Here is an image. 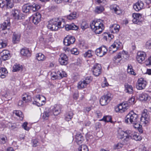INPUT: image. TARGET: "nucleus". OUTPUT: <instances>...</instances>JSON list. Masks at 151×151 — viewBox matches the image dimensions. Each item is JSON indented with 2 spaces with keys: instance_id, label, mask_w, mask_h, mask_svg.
Segmentation results:
<instances>
[{
  "instance_id": "obj_1",
  "label": "nucleus",
  "mask_w": 151,
  "mask_h": 151,
  "mask_svg": "<svg viewBox=\"0 0 151 151\" xmlns=\"http://www.w3.org/2000/svg\"><path fill=\"white\" fill-rule=\"evenodd\" d=\"M64 20L62 18L52 19L48 22L47 27L51 30L56 31L65 25Z\"/></svg>"
},
{
  "instance_id": "obj_2",
  "label": "nucleus",
  "mask_w": 151,
  "mask_h": 151,
  "mask_svg": "<svg viewBox=\"0 0 151 151\" xmlns=\"http://www.w3.org/2000/svg\"><path fill=\"white\" fill-rule=\"evenodd\" d=\"M90 25L92 30L97 34L101 33L104 29L103 22L100 19L93 21Z\"/></svg>"
},
{
  "instance_id": "obj_3",
  "label": "nucleus",
  "mask_w": 151,
  "mask_h": 151,
  "mask_svg": "<svg viewBox=\"0 0 151 151\" xmlns=\"http://www.w3.org/2000/svg\"><path fill=\"white\" fill-rule=\"evenodd\" d=\"M135 98L132 96L129 99L128 101V103H123L120 104L116 108V112L122 113L125 112L128 108L129 106L131 104H134L135 103Z\"/></svg>"
},
{
  "instance_id": "obj_4",
  "label": "nucleus",
  "mask_w": 151,
  "mask_h": 151,
  "mask_svg": "<svg viewBox=\"0 0 151 151\" xmlns=\"http://www.w3.org/2000/svg\"><path fill=\"white\" fill-rule=\"evenodd\" d=\"M139 119H138L137 115L133 111L129 112L125 118V122L127 123H129V121L131 124H134Z\"/></svg>"
},
{
  "instance_id": "obj_5",
  "label": "nucleus",
  "mask_w": 151,
  "mask_h": 151,
  "mask_svg": "<svg viewBox=\"0 0 151 151\" xmlns=\"http://www.w3.org/2000/svg\"><path fill=\"white\" fill-rule=\"evenodd\" d=\"M147 111L146 109L143 110L140 119V123L144 126L147 124L150 120V116L147 114Z\"/></svg>"
},
{
  "instance_id": "obj_6",
  "label": "nucleus",
  "mask_w": 151,
  "mask_h": 151,
  "mask_svg": "<svg viewBox=\"0 0 151 151\" xmlns=\"http://www.w3.org/2000/svg\"><path fill=\"white\" fill-rule=\"evenodd\" d=\"M46 99L42 96H40V95L36 96L35 99V101L33 102L34 104H35L37 106H40L43 105L45 104Z\"/></svg>"
},
{
  "instance_id": "obj_7",
  "label": "nucleus",
  "mask_w": 151,
  "mask_h": 151,
  "mask_svg": "<svg viewBox=\"0 0 151 151\" xmlns=\"http://www.w3.org/2000/svg\"><path fill=\"white\" fill-rule=\"evenodd\" d=\"M107 51V49L106 47L102 46L96 50L95 53L97 56L101 57L106 53Z\"/></svg>"
},
{
  "instance_id": "obj_8",
  "label": "nucleus",
  "mask_w": 151,
  "mask_h": 151,
  "mask_svg": "<svg viewBox=\"0 0 151 151\" xmlns=\"http://www.w3.org/2000/svg\"><path fill=\"white\" fill-rule=\"evenodd\" d=\"M62 108V106L60 104H55L50 107L51 113L55 115H57L60 112Z\"/></svg>"
},
{
  "instance_id": "obj_9",
  "label": "nucleus",
  "mask_w": 151,
  "mask_h": 151,
  "mask_svg": "<svg viewBox=\"0 0 151 151\" xmlns=\"http://www.w3.org/2000/svg\"><path fill=\"white\" fill-rule=\"evenodd\" d=\"M111 95L107 94L106 95H104L101 97L100 99V104L102 106H104L107 104L111 100Z\"/></svg>"
},
{
  "instance_id": "obj_10",
  "label": "nucleus",
  "mask_w": 151,
  "mask_h": 151,
  "mask_svg": "<svg viewBox=\"0 0 151 151\" xmlns=\"http://www.w3.org/2000/svg\"><path fill=\"white\" fill-rule=\"evenodd\" d=\"M102 68L100 64H96L92 68L93 74L95 76H98L101 73Z\"/></svg>"
},
{
  "instance_id": "obj_11",
  "label": "nucleus",
  "mask_w": 151,
  "mask_h": 151,
  "mask_svg": "<svg viewBox=\"0 0 151 151\" xmlns=\"http://www.w3.org/2000/svg\"><path fill=\"white\" fill-rule=\"evenodd\" d=\"M137 84L136 86L137 89L138 90H141L144 89L146 85V81L144 80L142 78H141L138 81Z\"/></svg>"
},
{
  "instance_id": "obj_12",
  "label": "nucleus",
  "mask_w": 151,
  "mask_h": 151,
  "mask_svg": "<svg viewBox=\"0 0 151 151\" xmlns=\"http://www.w3.org/2000/svg\"><path fill=\"white\" fill-rule=\"evenodd\" d=\"M75 41V39L74 37L68 36L64 38L63 43L65 45L68 46L73 44Z\"/></svg>"
},
{
  "instance_id": "obj_13",
  "label": "nucleus",
  "mask_w": 151,
  "mask_h": 151,
  "mask_svg": "<svg viewBox=\"0 0 151 151\" xmlns=\"http://www.w3.org/2000/svg\"><path fill=\"white\" fill-rule=\"evenodd\" d=\"M68 58L66 55L64 53L61 54L60 55L59 61L62 65H65L68 63Z\"/></svg>"
},
{
  "instance_id": "obj_14",
  "label": "nucleus",
  "mask_w": 151,
  "mask_h": 151,
  "mask_svg": "<svg viewBox=\"0 0 151 151\" xmlns=\"http://www.w3.org/2000/svg\"><path fill=\"white\" fill-rule=\"evenodd\" d=\"M142 15L138 13H134L132 14L133 19L132 22L134 24H140L141 23L140 20L142 18Z\"/></svg>"
},
{
  "instance_id": "obj_15",
  "label": "nucleus",
  "mask_w": 151,
  "mask_h": 151,
  "mask_svg": "<svg viewBox=\"0 0 151 151\" xmlns=\"http://www.w3.org/2000/svg\"><path fill=\"white\" fill-rule=\"evenodd\" d=\"M146 56L145 53L143 51H138L137 53V60L139 63H141L144 61Z\"/></svg>"
},
{
  "instance_id": "obj_16",
  "label": "nucleus",
  "mask_w": 151,
  "mask_h": 151,
  "mask_svg": "<svg viewBox=\"0 0 151 151\" xmlns=\"http://www.w3.org/2000/svg\"><path fill=\"white\" fill-rule=\"evenodd\" d=\"M122 43L118 40H115L114 42L111 45V47H110V51H111V50H112V48L114 49H115V50H112L113 53L115 52L120 47Z\"/></svg>"
},
{
  "instance_id": "obj_17",
  "label": "nucleus",
  "mask_w": 151,
  "mask_h": 151,
  "mask_svg": "<svg viewBox=\"0 0 151 151\" xmlns=\"http://www.w3.org/2000/svg\"><path fill=\"white\" fill-rule=\"evenodd\" d=\"M0 56L1 59L4 60H7L10 58L9 52L8 50H3L0 53Z\"/></svg>"
},
{
  "instance_id": "obj_18",
  "label": "nucleus",
  "mask_w": 151,
  "mask_h": 151,
  "mask_svg": "<svg viewBox=\"0 0 151 151\" xmlns=\"http://www.w3.org/2000/svg\"><path fill=\"white\" fill-rule=\"evenodd\" d=\"M129 135L131 137L132 139L136 141H140L142 139V137L140 136L139 133L131 131H130V132H129Z\"/></svg>"
},
{
  "instance_id": "obj_19",
  "label": "nucleus",
  "mask_w": 151,
  "mask_h": 151,
  "mask_svg": "<svg viewBox=\"0 0 151 151\" xmlns=\"http://www.w3.org/2000/svg\"><path fill=\"white\" fill-rule=\"evenodd\" d=\"M41 16V14L38 12L32 17V21L35 24H37L40 21Z\"/></svg>"
},
{
  "instance_id": "obj_20",
  "label": "nucleus",
  "mask_w": 151,
  "mask_h": 151,
  "mask_svg": "<svg viewBox=\"0 0 151 151\" xmlns=\"http://www.w3.org/2000/svg\"><path fill=\"white\" fill-rule=\"evenodd\" d=\"M124 53H126V52L124 51H123L122 53L119 52L114 57L113 60L115 63L116 64L120 63V61L122 60V55Z\"/></svg>"
},
{
  "instance_id": "obj_21",
  "label": "nucleus",
  "mask_w": 151,
  "mask_h": 151,
  "mask_svg": "<svg viewBox=\"0 0 151 151\" xmlns=\"http://www.w3.org/2000/svg\"><path fill=\"white\" fill-rule=\"evenodd\" d=\"M138 98L139 100L141 101H147L149 100L150 96L146 93H142L139 95Z\"/></svg>"
},
{
  "instance_id": "obj_22",
  "label": "nucleus",
  "mask_w": 151,
  "mask_h": 151,
  "mask_svg": "<svg viewBox=\"0 0 151 151\" xmlns=\"http://www.w3.org/2000/svg\"><path fill=\"white\" fill-rule=\"evenodd\" d=\"M144 4L141 1H138L134 5L133 8L137 11H138L141 9L143 7Z\"/></svg>"
},
{
  "instance_id": "obj_23",
  "label": "nucleus",
  "mask_w": 151,
  "mask_h": 151,
  "mask_svg": "<svg viewBox=\"0 0 151 151\" xmlns=\"http://www.w3.org/2000/svg\"><path fill=\"white\" fill-rule=\"evenodd\" d=\"M120 26L119 25L116 24H113L110 27V31L113 33H117L119 30Z\"/></svg>"
},
{
  "instance_id": "obj_24",
  "label": "nucleus",
  "mask_w": 151,
  "mask_h": 151,
  "mask_svg": "<svg viewBox=\"0 0 151 151\" xmlns=\"http://www.w3.org/2000/svg\"><path fill=\"white\" fill-rule=\"evenodd\" d=\"M21 0H6V6L7 7H9L10 8H12L14 6V4L12 2L17 3L20 1Z\"/></svg>"
},
{
  "instance_id": "obj_25",
  "label": "nucleus",
  "mask_w": 151,
  "mask_h": 151,
  "mask_svg": "<svg viewBox=\"0 0 151 151\" xmlns=\"http://www.w3.org/2000/svg\"><path fill=\"white\" fill-rule=\"evenodd\" d=\"M124 91L126 92L129 94H132V93L133 88L131 85H129L127 83H126L124 84Z\"/></svg>"
},
{
  "instance_id": "obj_26",
  "label": "nucleus",
  "mask_w": 151,
  "mask_h": 151,
  "mask_svg": "<svg viewBox=\"0 0 151 151\" xmlns=\"http://www.w3.org/2000/svg\"><path fill=\"white\" fill-rule=\"evenodd\" d=\"M65 28L66 30H76L78 29V27L74 23L71 24H67L65 25Z\"/></svg>"
},
{
  "instance_id": "obj_27",
  "label": "nucleus",
  "mask_w": 151,
  "mask_h": 151,
  "mask_svg": "<svg viewBox=\"0 0 151 151\" xmlns=\"http://www.w3.org/2000/svg\"><path fill=\"white\" fill-rule=\"evenodd\" d=\"M20 36L19 34L14 33L12 36V42L14 44L18 43L20 40Z\"/></svg>"
},
{
  "instance_id": "obj_28",
  "label": "nucleus",
  "mask_w": 151,
  "mask_h": 151,
  "mask_svg": "<svg viewBox=\"0 0 151 151\" xmlns=\"http://www.w3.org/2000/svg\"><path fill=\"white\" fill-rule=\"evenodd\" d=\"M129 132H130V130H127L126 131H120L119 132L118 137L120 139L124 138L127 134L129 135Z\"/></svg>"
},
{
  "instance_id": "obj_29",
  "label": "nucleus",
  "mask_w": 151,
  "mask_h": 151,
  "mask_svg": "<svg viewBox=\"0 0 151 151\" xmlns=\"http://www.w3.org/2000/svg\"><path fill=\"white\" fill-rule=\"evenodd\" d=\"M22 99L25 103L30 101L31 100V97L28 93H24L22 96Z\"/></svg>"
},
{
  "instance_id": "obj_30",
  "label": "nucleus",
  "mask_w": 151,
  "mask_h": 151,
  "mask_svg": "<svg viewBox=\"0 0 151 151\" xmlns=\"http://www.w3.org/2000/svg\"><path fill=\"white\" fill-rule=\"evenodd\" d=\"M21 55L27 57H30L31 55V53L29 50L27 48H23L21 50Z\"/></svg>"
},
{
  "instance_id": "obj_31",
  "label": "nucleus",
  "mask_w": 151,
  "mask_h": 151,
  "mask_svg": "<svg viewBox=\"0 0 151 151\" xmlns=\"http://www.w3.org/2000/svg\"><path fill=\"white\" fill-rule=\"evenodd\" d=\"M31 5L29 4H25L22 7V11L24 13H27L31 11Z\"/></svg>"
},
{
  "instance_id": "obj_32",
  "label": "nucleus",
  "mask_w": 151,
  "mask_h": 151,
  "mask_svg": "<svg viewBox=\"0 0 151 151\" xmlns=\"http://www.w3.org/2000/svg\"><path fill=\"white\" fill-rule=\"evenodd\" d=\"M75 138L77 143L78 145L81 144L84 140L83 136L80 134H77Z\"/></svg>"
},
{
  "instance_id": "obj_33",
  "label": "nucleus",
  "mask_w": 151,
  "mask_h": 151,
  "mask_svg": "<svg viewBox=\"0 0 151 151\" xmlns=\"http://www.w3.org/2000/svg\"><path fill=\"white\" fill-rule=\"evenodd\" d=\"M8 72L5 68H1L0 69V77L2 78L5 77Z\"/></svg>"
},
{
  "instance_id": "obj_34",
  "label": "nucleus",
  "mask_w": 151,
  "mask_h": 151,
  "mask_svg": "<svg viewBox=\"0 0 151 151\" xmlns=\"http://www.w3.org/2000/svg\"><path fill=\"white\" fill-rule=\"evenodd\" d=\"M139 120H137L136 123L132 124L134 125L133 126L135 128L138 129L140 132L142 133L143 130L142 129V126L139 123Z\"/></svg>"
},
{
  "instance_id": "obj_35",
  "label": "nucleus",
  "mask_w": 151,
  "mask_h": 151,
  "mask_svg": "<svg viewBox=\"0 0 151 151\" xmlns=\"http://www.w3.org/2000/svg\"><path fill=\"white\" fill-rule=\"evenodd\" d=\"M13 114L20 118V119L22 120L24 116L22 112L20 110H15L14 111Z\"/></svg>"
},
{
  "instance_id": "obj_36",
  "label": "nucleus",
  "mask_w": 151,
  "mask_h": 151,
  "mask_svg": "<svg viewBox=\"0 0 151 151\" xmlns=\"http://www.w3.org/2000/svg\"><path fill=\"white\" fill-rule=\"evenodd\" d=\"M36 58L38 61H43L45 60V57L43 54L40 53L36 54Z\"/></svg>"
},
{
  "instance_id": "obj_37",
  "label": "nucleus",
  "mask_w": 151,
  "mask_h": 151,
  "mask_svg": "<svg viewBox=\"0 0 151 151\" xmlns=\"http://www.w3.org/2000/svg\"><path fill=\"white\" fill-rule=\"evenodd\" d=\"M52 114V113L50 111L48 110L45 111L44 112L42 118L46 120L48 119L49 116Z\"/></svg>"
},
{
  "instance_id": "obj_38",
  "label": "nucleus",
  "mask_w": 151,
  "mask_h": 151,
  "mask_svg": "<svg viewBox=\"0 0 151 151\" xmlns=\"http://www.w3.org/2000/svg\"><path fill=\"white\" fill-rule=\"evenodd\" d=\"M66 18L69 20L75 19L77 18V13L76 12H73L67 16Z\"/></svg>"
},
{
  "instance_id": "obj_39",
  "label": "nucleus",
  "mask_w": 151,
  "mask_h": 151,
  "mask_svg": "<svg viewBox=\"0 0 151 151\" xmlns=\"http://www.w3.org/2000/svg\"><path fill=\"white\" fill-rule=\"evenodd\" d=\"M73 115V113L71 111L67 113L65 116V120L67 121H69L72 118Z\"/></svg>"
},
{
  "instance_id": "obj_40",
  "label": "nucleus",
  "mask_w": 151,
  "mask_h": 151,
  "mask_svg": "<svg viewBox=\"0 0 151 151\" xmlns=\"http://www.w3.org/2000/svg\"><path fill=\"white\" fill-rule=\"evenodd\" d=\"M31 11L34 12L37 11L39 10L40 8V6L38 4H34L31 5Z\"/></svg>"
},
{
  "instance_id": "obj_41",
  "label": "nucleus",
  "mask_w": 151,
  "mask_h": 151,
  "mask_svg": "<svg viewBox=\"0 0 151 151\" xmlns=\"http://www.w3.org/2000/svg\"><path fill=\"white\" fill-rule=\"evenodd\" d=\"M93 51L91 50H88L83 54L84 57L85 58H90L92 56Z\"/></svg>"
},
{
  "instance_id": "obj_42",
  "label": "nucleus",
  "mask_w": 151,
  "mask_h": 151,
  "mask_svg": "<svg viewBox=\"0 0 151 151\" xmlns=\"http://www.w3.org/2000/svg\"><path fill=\"white\" fill-rule=\"evenodd\" d=\"M12 14L16 19H19V12L17 10H15L12 11Z\"/></svg>"
},
{
  "instance_id": "obj_43",
  "label": "nucleus",
  "mask_w": 151,
  "mask_h": 151,
  "mask_svg": "<svg viewBox=\"0 0 151 151\" xmlns=\"http://www.w3.org/2000/svg\"><path fill=\"white\" fill-rule=\"evenodd\" d=\"M89 27L88 24L86 21H83L81 24V28L83 30H84L86 29Z\"/></svg>"
},
{
  "instance_id": "obj_44",
  "label": "nucleus",
  "mask_w": 151,
  "mask_h": 151,
  "mask_svg": "<svg viewBox=\"0 0 151 151\" xmlns=\"http://www.w3.org/2000/svg\"><path fill=\"white\" fill-rule=\"evenodd\" d=\"M87 84L83 81H80L78 83V88L79 89H82L85 88Z\"/></svg>"
},
{
  "instance_id": "obj_45",
  "label": "nucleus",
  "mask_w": 151,
  "mask_h": 151,
  "mask_svg": "<svg viewBox=\"0 0 151 151\" xmlns=\"http://www.w3.org/2000/svg\"><path fill=\"white\" fill-rule=\"evenodd\" d=\"M127 72L130 74L134 75H136L135 73L133 71V70L132 68V67L131 65H128L127 67Z\"/></svg>"
},
{
  "instance_id": "obj_46",
  "label": "nucleus",
  "mask_w": 151,
  "mask_h": 151,
  "mask_svg": "<svg viewBox=\"0 0 151 151\" xmlns=\"http://www.w3.org/2000/svg\"><path fill=\"white\" fill-rule=\"evenodd\" d=\"M58 77H59L61 78L64 77H66L67 76V74L66 72L64 71H62L61 72H58L57 75Z\"/></svg>"
},
{
  "instance_id": "obj_47",
  "label": "nucleus",
  "mask_w": 151,
  "mask_h": 151,
  "mask_svg": "<svg viewBox=\"0 0 151 151\" xmlns=\"http://www.w3.org/2000/svg\"><path fill=\"white\" fill-rule=\"evenodd\" d=\"M88 149L87 146L85 145H82L80 146L78 149V151H88Z\"/></svg>"
},
{
  "instance_id": "obj_48",
  "label": "nucleus",
  "mask_w": 151,
  "mask_h": 151,
  "mask_svg": "<svg viewBox=\"0 0 151 151\" xmlns=\"http://www.w3.org/2000/svg\"><path fill=\"white\" fill-rule=\"evenodd\" d=\"M104 10V8L102 6H97L95 10V12L99 14L101 13Z\"/></svg>"
},
{
  "instance_id": "obj_49",
  "label": "nucleus",
  "mask_w": 151,
  "mask_h": 151,
  "mask_svg": "<svg viewBox=\"0 0 151 151\" xmlns=\"http://www.w3.org/2000/svg\"><path fill=\"white\" fill-rule=\"evenodd\" d=\"M10 23H9L8 21L7 22H4L1 26V28L2 30H4L7 28L9 26Z\"/></svg>"
},
{
  "instance_id": "obj_50",
  "label": "nucleus",
  "mask_w": 151,
  "mask_h": 151,
  "mask_svg": "<svg viewBox=\"0 0 151 151\" xmlns=\"http://www.w3.org/2000/svg\"><path fill=\"white\" fill-rule=\"evenodd\" d=\"M111 118L110 116H104L101 120L104 121L106 122H111Z\"/></svg>"
},
{
  "instance_id": "obj_51",
  "label": "nucleus",
  "mask_w": 151,
  "mask_h": 151,
  "mask_svg": "<svg viewBox=\"0 0 151 151\" xmlns=\"http://www.w3.org/2000/svg\"><path fill=\"white\" fill-rule=\"evenodd\" d=\"M125 137V138L124 139L123 142L126 143V144H127L129 143V140L132 139V138L129 135H128V134H127V135Z\"/></svg>"
},
{
  "instance_id": "obj_52",
  "label": "nucleus",
  "mask_w": 151,
  "mask_h": 151,
  "mask_svg": "<svg viewBox=\"0 0 151 151\" xmlns=\"http://www.w3.org/2000/svg\"><path fill=\"white\" fill-rule=\"evenodd\" d=\"M123 146V145L121 143L119 142L117 144H115L113 146L114 149L115 150L119 149L122 148Z\"/></svg>"
},
{
  "instance_id": "obj_53",
  "label": "nucleus",
  "mask_w": 151,
  "mask_h": 151,
  "mask_svg": "<svg viewBox=\"0 0 151 151\" xmlns=\"http://www.w3.org/2000/svg\"><path fill=\"white\" fill-rule=\"evenodd\" d=\"M13 68V72H16L20 69L21 67L19 65H15L14 66Z\"/></svg>"
},
{
  "instance_id": "obj_54",
  "label": "nucleus",
  "mask_w": 151,
  "mask_h": 151,
  "mask_svg": "<svg viewBox=\"0 0 151 151\" xmlns=\"http://www.w3.org/2000/svg\"><path fill=\"white\" fill-rule=\"evenodd\" d=\"M7 44L5 42V41L2 40H0V48H2L5 47L7 45Z\"/></svg>"
},
{
  "instance_id": "obj_55",
  "label": "nucleus",
  "mask_w": 151,
  "mask_h": 151,
  "mask_svg": "<svg viewBox=\"0 0 151 151\" xmlns=\"http://www.w3.org/2000/svg\"><path fill=\"white\" fill-rule=\"evenodd\" d=\"M70 52L72 54L77 55L79 54V52L76 48H73L70 50Z\"/></svg>"
},
{
  "instance_id": "obj_56",
  "label": "nucleus",
  "mask_w": 151,
  "mask_h": 151,
  "mask_svg": "<svg viewBox=\"0 0 151 151\" xmlns=\"http://www.w3.org/2000/svg\"><path fill=\"white\" fill-rule=\"evenodd\" d=\"M118 7L113 6L112 9L117 14H119L121 13V11L119 9Z\"/></svg>"
},
{
  "instance_id": "obj_57",
  "label": "nucleus",
  "mask_w": 151,
  "mask_h": 151,
  "mask_svg": "<svg viewBox=\"0 0 151 151\" xmlns=\"http://www.w3.org/2000/svg\"><path fill=\"white\" fill-rule=\"evenodd\" d=\"M92 80V78L91 76L87 77L85 79L83 80L87 85Z\"/></svg>"
},
{
  "instance_id": "obj_58",
  "label": "nucleus",
  "mask_w": 151,
  "mask_h": 151,
  "mask_svg": "<svg viewBox=\"0 0 151 151\" xmlns=\"http://www.w3.org/2000/svg\"><path fill=\"white\" fill-rule=\"evenodd\" d=\"M1 141H0V143L2 144L5 143L7 141V138L5 136L1 137Z\"/></svg>"
},
{
  "instance_id": "obj_59",
  "label": "nucleus",
  "mask_w": 151,
  "mask_h": 151,
  "mask_svg": "<svg viewBox=\"0 0 151 151\" xmlns=\"http://www.w3.org/2000/svg\"><path fill=\"white\" fill-rule=\"evenodd\" d=\"M104 81L101 84V86L103 88L109 85V84L107 81L106 78L105 77H104Z\"/></svg>"
},
{
  "instance_id": "obj_60",
  "label": "nucleus",
  "mask_w": 151,
  "mask_h": 151,
  "mask_svg": "<svg viewBox=\"0 0 151 151\" xmlns=\"http://www.w3.org/2000/svg\"><path fill=\"white\" fill-rule=\"evenodd\" d=\"M145 64L146 65L151 67V56L149 57L148 60L145 61Z\"/></svg>"
},
{
  "instance_id": "obj_61",
  "label": "nucleus",
  "mask_w": 151,
  "mask_h": 151,
  "mask_svg": "<svg viewBox=\"0 0 151 151\" xmlns=\"http://www.w3.org/2000/svg\"><path fill=\"white\" fill-rule=\"evenodd\" d=\"M28 123L27 122H24L22 125V127L25 130L29 131V128L27 126Z\"/></svg>"
},
{
  "instance_id": "obj_62",
  "label": "nucleus",
  "mask_w": 151,
  "mask_h": 151,
  "mask_svg": "<svg viewBox=\"0 0 151 151\" xmlns=\"http://www.w3.org/2000/svg\"><path fill=\"white\" fill-rule=\"evenodd\" d=\"M145 47L147 49L151 48V40L148 41L146 42Z\"/></svg>"
},
{
  "instance_id": "obj_63",
  "label": "nucleus",
  "mask_w": 151,
  "mask_h": 151,
  "mask_svg": "<svg viewBox=\"0 0 151 151\" xmlns=\"http://www.w3.org/2000/svg\"><path fill=\"white\" fill-rule=\"evenodd\" d=\"M109 34L108 33H104L103 34V38L105 40H107L108 38L109 37Z\"/></svg>"
},
{
  "instance_id": "obj_64",
  "label": "nucleus",
  "mask_w": 151,
  "mask_h": 151,
  "mask_svg": "<svg viewBox=\"0 0 151 151\" xmlns=\"http://www.w3.org/2000/svg\"><path fill=\"white\" fill-rule=\"evenodd\" d=\"M6 4V2L4 1L3 0H0V7L1 8H3Z\"/></svg>"
}]
</instances>
